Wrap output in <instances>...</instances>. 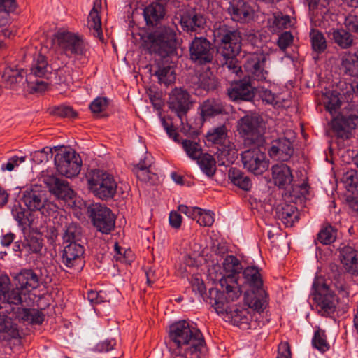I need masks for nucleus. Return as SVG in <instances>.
Listing matches in <instances>:
<instances>
[{
  "label": "nucleus",
  "instance_id": "obj_1",
  "mask_svg": "<svg viewBox=\"0 0 358 358\" xmlns=\"http://www.w3.org/2000/svg\"><path fill=\"white\" fill-rule=\"evenodd\" d=\"M167 347L172 358H204L203 336L196 325L181 320L170 326Z\"/></svg>",
  "mask_w": 358,
  "mask_h": 358
},
{
  "label": "nucleus",
  "instance_id": "obj_2",
  "mask_svg": "<svg viewBox=\"0 0 358 358\" xmlns=\"http://www.w3.org/2000/svg\"><path fill=\"white\" fill-rule=\"evenodd\" d=\"M222 266L225 275L219 280L220 289L210 290V303L218 312H223L226 301H235L242 294L238 282V276L243 269L241 262L234 255H227Z\"/></svg>",
  "mask_w": 358,
  "mask_h": 358
},
{
  "label": "nucleus",
  "instance_id": "obj_3",
  "mask_svg": "<svg viewBox=\"0 0 358 358\" xmlns=\"http://www.w3.org/2000/svg\"><path fill=\"white\" fill-rule=\"evenodd\" d=\"M214 36L219 43L217 55L221 65L230 73L238 76L241 73L236 57L241 50L240 32L226 24H220L214 31Z\"/></svg>",
  "mask_w": 358,
  "mask_h": 358
},
{
  "label": "nucleus",
  "instance_id": "obj_4",
  "mask_svg": "<svg viewBox=\"0 0 358 358\" xmlns=\"http://www.w3.org/2000/svg\"><path fill=\"white\" fill-rule=\"evenodd\" d=\"M90 191L101 200L113 199L117 193V182L114 176L106 171L94 169L86 175Z\"/></svg>",
  "mask_w": 358,
  "mask_h": 358
},
{
  "label": "nucleus",
  "instance_id": "obj_5",
  "mask_svg": "<svg viewBox=\"0 0 358 358\" xmlns=\"http://www.w3.org/2000/svg\"><path fill=\"white\" fill-rule=\"evenodd\" d=\"M176 45V34L173 28L162 27L145 37L143 46L150 53L165 57L171 54Z\"/></svg>",
  "mask_w": 358,
  "mask_h": 358
},
{
  "label": "nucleus",
  "instance_id": "obj_6",
  "mask_svg": "<svg viewBox=\"0 0 358 358\" xmlns=\"http://www.w3.org/2000/svg\"><path fill=\"white\" fill-rule=\"evenodd\" d=\"M22 201L30 211L38 210L45 216H54L57 207L46 199L45 192L41 186L33 185L22 192Z\"/></svg>",
  "mask_w": 358,
  "mask_h": 358
},
{
  "label": "nucleus",
  "instance_id": "obj_7",
  "mask_svg": "<svg viewBox=\"0 0 358 358\" xmlns=\"http://www.w3.org/2000/svg\"><path fill=\"white\" fill-rule=\"evenodd\" d=\"M52 68L48 64L45 56L38 55L33 60L30 72L26 76V81L31 90L42 92L47 88L48 83L41 79L49 78Z\"/></svg>",
  "mask_w": 358,
  "mask_h": 358
},
{
  "label": "nucleus",
  "instance_id": "obj_8",
  "mask_svg": "<svg viewBox=\"0 0 358 358\" xmlns=\"http://www.w3.org/2000/svg\"><path fill=\"white\" fill-rule=\"evenodd\" d=\"M358 126V105L348 103L342 115L331 121V128L338 137L348 138L352 129Z\"/></svg>",
  "mask_w": 358,
  "mask_h": 358
},
{
  "label": "nucleus",
  "instance_id": "obj_9",
  "mask_svg": "<svg viewBox=\"0 0 358 358\" xmlns=\"http://www.w3.org/2000/svg\"><path fill=\"white\" fill-rule=\"evenodd\" d=\"M56 40L59 49L66 57L86 56L87 45L78 35L69 31L58 32Z\"/></svg>",
  "mask_w": 358,
  "mask_h": 358
},
{
  "label": "nucleus",
  "instance_id": "obj_10",
  "mask_svg": "<svg viewBox=\"0 0 358 358\" xmlns=\"http://www.w3.org/2000/svg\"><path fill=\"white\" fill-rule=\"evenodd\" d=\"M313 289L315 291L314 299L316 308L322 316H329L336 310V297L326 283L320 280L314 281Z\"/></svg>",
  "mask_w": 358,
  "mask_h": 358
},
{
  "label": "nucleus",
  "instance_id": "obj_11",
  "mask_svg": "<svg viewBox=\"0 0 358 358\" xmlns=\"http://www.w3.org/2000/svg\"><path fill=\"white\" fill-rule=\"evenodd\" d=\"M88 211L94 226L99 231L108 234L113 230L115 217L109 208L96 203L90 206Z\"/></svg>",
  "mask_w": 358,
  "mask_h": 358
},
{
  "label": "nucleus",
  "instance_id": "obj_12",
  "mask_svg": "<svg viewBox=\"0 0 358 358\" xmlns=\"http://www.w3.org/2000/svg\"><path fill=\"white\" fill-rule=\"evenodd\" d=\"M55 164L59 174L73 178L80 173L82 161L75 151L61 150L55 156Z\"/></svg>",
  "mask_w": 358,
  "mask_h": 358
},
{
  "label": "nucleus",
  "instance_id": "obj_13",
  "mask_svg": "<svg viewBox=\"0 0 358 358\" xmlns=\"http://www.w3.org/2000/svg\"><path fill=\"white\" fill-rule=\"evenodd\" d=\"M243 167L254 175L263 174L269 166L266 154L259 147L254 146L241 154Z\"/></svg>",
  "mask_w": 358,
  "mask_h": 358
},
{
  "label": "nucleus",
  "instance_id": "obj_14",
  "mask_svg": "<svg viewBox=\"0 0 358 358\" xmlns=\"http://www.w3.org/2000/svg\"><path fill=\"white\" fill-rule=\"evenodd\" d=\"M189 59L194 64L205 65L212 62L214 49L210 42L204 37H194L189 44Z\"/></svg>",
  "mask_w": 358,
  "mask_h": 358
},
{
  "label": "nucleus",
  "instance_id": "obj_15",
  "mask_svg": "<svg viewBox=\"0 0 358 358\" xmlns=\"http://www.w3.org/2000/svg\"><path fill=\"white\" fill-rule=\"evenodd\" d=\"M10 280L8 275L0 274V308H5L7 314L10 308L22 305L23 299L18 289H10Z\"/></svg>",
  "mask_w": 358,
  "mask_h": 358
},
{
  "label": "nucleus",
  "instance_id": "obj_16",
  "mask_svg": "<svg viewBox=\"0 0 358 358\" xmlns=\"http://www.w3.org/2000/svg\"><path fill=\"white\" fill-rule=\"evenodd\" d=\"M206 139L208 142L220 145L217 152H220L218 155L222 159L235 154V146L228 141L227 129L224 125L209 130L206 134Z\"/></svg>",
  "mask_w": 358,
  "mask_h": 358
},
{
  "label": "nucleus",
  "instance_id": "obj_17",
  "mask_svg": "<svg viewBox=\"0 0 358 358\" xmlns=\"http://www.w3.org/2000/svg\"><path fill=\"white\" fill-rule=\"evenodd\" d=\"M189 93L182 88H175L171 93L169 99V107L174 111L180 118L181 124H184V119L190 108Z\"/></svg>",
  "mask_w": 358,
  "mask_h": 358
},
{
  "label": "nucleus",
  "instance_id": "obj_18",
  "mask_svg": "<svg viewBox=\"0 0 358 358\" xmlns=\"http://www.w3.org/2000/svg\"><path fill=\"white\" fill-rule=\"evenodd\" d=\"M84 248L80 243H69L63 249L62 263L69 268L82 269L84 266Z\"/></svg>",
  "mask_w": 358,
  "mask_h": 358
},
{
  "label": "nucleus",
  "instance_id": "obj_19",
  "mask_svg": "<svg viewBox=\"0 0 358 358\" xmlns=\"http://www.w3.org/2000/svg\"><path fill=\"white\" fill-rule=\"evenodd\" d=\"M238 131L252 143L259 141L262 136L259 117L252 115L244 116L238 122Z\"/></svg>",
  "mask_w": 358,
  "mask_h": 358
},
{
  "label": "nucleus",
  "instance_id": "obj_20",
  "mask_svg": "<svg viewBox=\"0 0 358 358\" xmlns=\"http://www.w3.org/2000/svg\"><path fill=\"white\" fill-rule=\"evenodd\" d=\"M266 57L262 54H252L248 56L244 67L253 80H265L268 71L265 69Z\"/></svg>",
  "mask_w": 358,
  "mask_h": 358
},
{
  "label": "nucleus",
  "instance_id": "obj_21",
  "mask_svg": "<svg viewBox=\"0 0 358 358\" xmlns=\"http://www.w3.org/2000/svg\"><path fill=\"white\" fill-rule=\"evenodd\" d=\"M14 281L15 289L20 291L22 299L26 296L27 292H29L39 286L38 275L31 269L22 270L15 276Z\"/></svg>",
  "mask_w": 358,
  "mask_h": 358
},
{
  "label": "nucleus",
  "instance_id": "obj_22",
  "mask_svg": "<svg viewBox=\"0 0 358 358\" xmlns=\"http://www.w3.org/2000/svg\"><path fill=\"white\" fill-rule=\"evenodd\" d=\"M43 182L49 188L50 192L59 199L66 200L73 196L74 192L65 180L59 179L52 175L45 176L43 177Z\"/></svg>",
  "mask_w": 358,
  "mask_h": 358
},
{
  "label": "nucleus",
  "instance_id": "obj_23",
  "mask_svg": "<svg viewBox=\"0 0 358 358\" xmlns=\"http://www.w3.org/2000/svg\"><path fill=\"white\" fill-rule=\"evenodd\" d=\"M180 24L187 32H197L206 24L203 15L192 8L186 9L180 14Z\"/></svg>",
  "mask_w": 358,
  "mask_h": 358
},
{
  "label": "nucleus",
  "instance_id": "obj_24",
  "mask_svg": "<svg viewBox=\"0 0 358 358\" xmlns=\"http://www.w3.org/2000/svg\"><path fill=\"white\" fill-rule=\"evenodd\" d=\"M10 312L8 313L12 315V317L18 319L24 322L30 324L40 325L44 321V314L35 308H26L19 306H15L13 308H10Z\"/></svg>",
  "mask_w": 358,
  "mask_h": 358
},
{
  "label": "nucleus",
  "instance_id": "obj_25",
  "mask_svg": "<svg viewBox=\"0 0 358 358\" xmlns=\"http://www.w3.org/2000/svg\"><path fill=\"white\" fill-rule=\"evenodd\" d=\"M294 148L292 142L286 138H280L273 142L268 150L270 157L275 160L287 161L293 155Z\"/></svg>",
  "mask_w": 358,
  "mask_h": 358
},
{
  "label": "nucleus",
  "instance_id": "obj_26",
  "mask_svg": "<svg viewBox=\"0 0 358 358\" xmlns=\"http://www.w3.org/2000/svg\"><path fill=\"white\" fill-rule=\"evenodd\" d=\"M227 94L234 101H250L255 96L254 87L250 82L241 80L231 84Z\"/></svg>",
  "mask_w": 358,
  "mask_h": 358
},
{
  "label": "nucleus",
  "instance_id": "obj_27",
  "mask_svg": "<svg viewBox=\"0 0 358 358\" xmlns=\"http://www.w3.org/2000/svg\"><path fill=\"white\" fill-rule=\"evenodd\" d=\"M272 179L275 185L281 189H287L293 180L290 167L285 164H278L271 168Z\"/></svg>",
  "mask_w": 358,
  "mask_h": 358
},
{
  "label": "nucleus",
  "instance_id": "obj_28",
  "mask_svg": "<svg viewBox=\"0 0 358 358\" xmlns=\"http://www.w3.org/2000/svg\"><path fill=\"white\" fill-rule=\"evenodd\" d=\"M230 301L225 302V308L223 312H216L218 314H223L226 312L228 315V318L231 319V322L236 326L239 327L241 329H250L252 327V315L247 309H239L235 308L228 312L227 303Z\"/></svg>",
  "mask_w": 358,
  "mask_h": 358
},
{
  "label": "nucleus",
  "instance_id": "obj_29",
  "mask_svg": "<svg viewBox=\"0 0 358 358\" xmlns=\"http://www.w3.org/2000/svg\"><path fill=\"white\" fill-rule=\"evenodd\" d=\"M340 259L345 270L352 275L358 274V252L350 246H345L340 251Z\"/></svg>",
  "mask_w": 358,
  "mask_h": 358
},
{
  "label": "nucleus",
  "instance_id": "obj_30",
  "mask_svg": "<svg viewBox=\"0 0 358 358\" xmlns=\"http://www.w3.org/2000/svg\"><path fill=\"white\" fill-rule=\"evenodd\" d=\"M201 115L203 120L225 113L224 103L219 99H208L200 106Z\"/></svg>",
  "mask_w": 358,
  "mask_h": 358
},
{
  "label": "nucleus",
  "instance_id": "obj_31",
  "mask_svg": "<svg viewBox=\"0 0 358 358\" xmlns=\"http://www.w3.org/2000/svg\"><path fill=\"white\" fill-rule=\"evenodd\" d=\"M245 301L250 308L262 311L267 305V294L263 288L250 290L245 294Z\"/></svg>",
  "mask_w": 358,
  "mask_h": 358
},
{
  "label": "nucleus",
  "instance_id": "obj_32",
  "mask_svg": "<svg viewBox=\"0 0 358 358\" xmlns=\"http://www.w3.org/2000/svg\"><path fill=\"white\" fill-rule=\"evenodd\" d=\"M22 69H14L10 67L6 68L0 76V92L3 87L15 88L17 85L22 82L24 78Z\"/></svg>",
  "mask_w": 358,
  "mask_h": 358
},
{
  "label": "nucleus",
  "instance_id": "obj_33",
  "mask_svg": "<svg viewBox=\"0 0 358 358\" xmlns=\"http://www.w3.org/2000/svg\"><path fill=\"white\" fill-rule=\"evenodd\" d=\"M228 12L234 21L245 22L250 18L251 8L248 3L238 0L230 3Z\"/></svg>",
  "mask_w": 358,
  "mask_h": 358
},
{
  "label": "nucleus",
  "instance_id": "obj_34",
  "mask_svg": "<svg viewBox=\"0 0 358 358\" xmlns=\"http://www.w3.org/2000/svg\"><path fill=\"white\" fill-rule=\"evenodd\" d=\"M101 8V0H94L93 8L91 10L87 18V24L89 28L94 30V36L102 40L103 35L99 11Z\"/></svg>",
  "mask_w": 358,
  "mask_h": 358
},
{
  "label": "nucleus",
  "instance_id": "obj_35",
  "mask_svg": "<svg viewBox=\"0 0 358 358\" xmlns=\"http://www.w3.org/2000/svg\"><path fill=\"white\" fill-rule=\"evenodd\" d=\"M165 9L159 3H152L146 6L143 10L144 19L148 25H157L164 17Z\"/></svg>",
  "mask_w": 358,
  "mask_h": 358
},
{
  "label": "nucleus",
  "instance_id": "obj_36",
  "mask_svg": "<svg viewBox=\"0 0 358 358\" xmlns=\"http://www.w3.org/2000/svg\"><path fill=\"white\" fill-rule=\"evenodd\" d=\"M276 216L287 227H292L298 220L299 213L294 205L285 203L277 208Z\"/></svg>",
  "mask_w": 358,
  "mask_h": 358
},
{
  "label": "nucleus",
  "instance_id": "obj_37",
  "mask_svg": "<svg viewBox=\"0 0 358 358\" xmlns=\"http://www.w3.org/2000/svg\"><path fill=\"white\" fill-rule=\"evenodd\" d=\"M245 282L250 290L263 288V281L259 271L256 266H248L243 271Z\"/></svg>",
  "mask_w": 358,
  "mask_h": 358
},
{
  "label": "nucleus",
  "instance_id": "obj_38",
  "mask_svg": "<svg viewBox=\"0 0 358 358\" xmlns=\"http://www.w3.org/2000/svg\"><path fill=\"white\" fill-rule=\"evenodd\" d=\"M22 250L27 254L38 253L43 248V239L41 236L35 233H29L24 235V239L22 242Z\"/></svg>",
  "mask_w": 358,
  "mask_h": 358
},
{
  "label": "nucleus",
  "instance_id": "obj_39",
  "mask_svg": "<svg viewBox=\"0 0 358 358\" xmlns=\"http://www.w3.org/2000/svg\"><path fill=\"white\" fill-rule=\"evenodd\" d=\"M12 215L24 232L27 227H31L33 219L31 213L22 208L20 204L13 206Z\"/></svg>",
  "mask_w": 358,
  "mask_h": 358
},
{
  "label": "nucleus",
  "instance_id": "obj_40",
  "mask_svg": "<svg viewBox=\"0 0 358 358\" xmlns=\"http://www.w3.org/2000/svg\"><path fill=\"white\" fill-rule=\"evenodd\" d=\"M192 80L198 88L203 89L206 91L213 90L217 85V80L215 76L209 71L200 73L192 78Z\"/></svg>",
  "mask_w": 358,
  "mask_h": 358
},
{
  "label": "nucleus",
  "instance_id": "obj_41",
  "mask_svg": "<svg viewBox=\"0 0 358 358\" xmlns=\"http://www.w3.org/2000/svg\"><path fill=\"white\" fill-rule=\"evenodd\" d=\"M229 178L234 185L245 191H248L252 187L250 178L236 168L229 169Z\"/></svg>",
  "mask_w": 358,
  "mask_h": 358
},
{
  "label": "nucleus",
  "instance_id": "obj_42",
  "mask_svg": "<svg viewBox=\"0 0 358 358\" xmlns=\"http://www.w3.org/2000/svg\"><path fill=\"white\" fill-rule=\"evenodd\" d=\"M154 75L157 77L160 84L166 86L171 85L176 80V73L171 66H159Z\"/></svg>",
  "mask_w": 358,
  "mask_h": 358
},
{
  "label": "nucleus",
  "instance_id": "obj_43",
  "mask_svg": "<svg viewBox=\"0 0 358 358\" xmlns=\"http://www.w3.org/2000/svg\"><path fill=\"white\" fill-rule=\"evenodd\" d=\"M202 171L208 177H212L216 171V162L213 155L208 153L202 154L199 159H196Z\"/></svg>",
  "mask_w": 358,
  "mask_h": 358
},
{
  "label": "nucleus",
  "instance_id": "obj_44",
  "mask_svg": "<svg viewBox=\"0 0 358 358\" xmlns=\"http://www.w3.org/2000/svg\"><path fill=\"white\" fill-rule=\"evenodd\" d=\"M312 345L321 353H324L329 350L330 345L327 341L324 330L318 327L314 332V335L312 338Z\"/></svg>",
  "mask_w": 358,
  "mask_h": 358
},
{
  "label": "nucleus",
  "instance_id": "obj_45",
  "mask_svg": "<svg viewBox=\"0 0 358 358\" xmlns=\"http://www.w3.org/2000/svg\"><path fill=\"white\" fill-rule=\"evenodd\" d=\"M332 36L334 43L343 49L348 48L352 45V36L343 29L334 30Z\"/></svg>",
  "mask_w": 358,
  "mask_h": 358
},
{
  "label": "nucleus",
  "instance_id": "obj_46",
  "mask_svg": "<svg viewBox=\"0 0 358 358\" xmlns=\"http://www.w3.org/2000/svg\"><path fill=\"white\" fill-rule=\"evenodd\" d=\"M337 230L331 225L324 226L317 236V241L323 245H330L336 239Z\"/></svg>",
  "mask_w": 358,
  "mask_h": 358
},
{
  "label": "nucleus",
  "instance_id": "obj_47",
  "mask_svg": "<svg viewBox=\"0 0 358 358\" xmlns=\"http://www.w3.org/2000/svg\"><path fill=\"white\" fill-rule=\"evenodd\" d=\"M62 239L64 243L67 244L71 243H77L80 241L81 236L80 228L74 223L66 224L64 229Z\"/></svg>",
  "mask_w": 358,
  "mask_h": 358
},
{
  "label": "nucleus",
  "instance_id": "obj_48",
  "mask_svg": "<svg viewBox=\"0 0 358 358\" xmlns=\"http://www.w3.org/2000/svg\"><path fill=\"white\" fill-rule=\"evenodd\" d=\"M182 145L187 155L193 160L199 159L203 154L201 145L197 142L185 139Z\"/></svg>",
  "mask_w": 358,
  "mask_h": 358
},
{
  "label": "nucleus",
  "instance_id": "obj_49",
  "mask_svg": "<svg viewBox=\"0 0 358 358\" xmlns=\"http://www.w3.org/2000/svg\"><path fill=\"white\" fill-rule=\"evenodd\" d=\"M312 48L314 51L321 53L327 48L326 39L322 32L313 29L310 33Z\"/></svg>",
  "mask_w": 358,
  "mask_h": 358
},
{
  "label": "nucleus",
  "instance_id": "obj_50",
  "mask_svg": "<svg viewBox=\"0 0 358 358\" xmlns=\"http://www.w3.org/2000/svg\"><path fill=\"white\" fill-rule=\"evenodd\" d=\"M342 66L346 74L358 78V52L343 59Z\"/></svg>",
  "mask_w": 358,
  "mask_h": 358
},
{
  "label": "nucleus",
  "instance_id": "obj_51",
  "mask_svg": "<svg viewBox=\"0 0 358 358\" xmlns=\"http://www.w3.org/2000/svg\"><path fill=\"white\" fill-rule=\"evenodd\" d=\"M343 180L348 191L358 194V172L356 170L350 169L346 171Z\"/></svg>",
  "mask_w": 358,
  "mask_h": 358
},
{
  "label": "nucleus",
  "instance_id": "obj_52",
  "mask_svg": "<svg viewBox=\"0 0 358 358\" xmlns=\"http://www.w3.org/2000/svg\"><path fill=\"white\" fill-rule=\"evenodd\" d=\"M108 106V100L106 97H97L90 105L92 113L99 114L106 110Z\"/></svg>",
  "mask_w": 358,
  "mask_h": 358
},
{
  "label": "nucleus",
  "instance_id": "obj_53",
  "mask_svg": "<svg viewBox=\"0 0 358 358\" xmlns=\"http://www.w3.org/2000/svg\"><path fill=\"white\" fill-rule=\"evenodd\" d=\"M196 222L204 227H210L214 222V214L210 210H204L201 209L196 218Z\"/></svg>",
  "mask_w": 358,
  "mask_h": 358
},
{
  "label": "nucleus",
  "instance_id": "obj_54",
  "mask_svg": "<svg viewBox=\"0 0 358 358\" xmlns=\"http://www.w3.org/2000/svg\"><path fill=\"white\" fill-rule=\"evenodd\" d=\"M26 157H18V156H13L8 159L6 163H3L1 164V170L3 171H12L14 170L15 167L19 166V165L23 163L25 161Z\"/></svg>",
  "mask_w": 358,
  "mask_h": 358
},
{
  "label": "nucleus",
  "instance_id": "obj_55",
  "mask_svg": "<svg viewBox=\"0 0 358 358\" xmlns=\"http://www.w3.org/2000/svg\"><path fill=\"white\" fill-rule=\"evenodd\" d=\"M341 106V101L338 96L335 94H331L327 102H325L326 110L331 115H334L337 113V110Z\"/></svg>",
  "mask_w": 358,
  "mask_h": 358
},
{
  "label": "nucleus",
  "instance_id": "obj_56",
  "mask_svg": "<svg viewBox=\"0 0 358 358\" xmlns=\"http://www.w3.org/2000/svg\"><path fill=\"white\" fill-rule=\"evenodd\" d=\"M134 172L137 178L145 182H152L155 175L152 172L150 169H135Z\"/></svg>",
  "mask_w": 358,
  "mask_h": 358
},
{
  "label": "nucleus",
  "instance_id": "obj_57",
  "mask_svg": "<svg viewBox=\"0 0 358 358\" xmlns=\"http://www.w3.org/2000/svg\"><path fill=\"white\" fill-rule=\"evenodd\" d=\"M87 299L91 304H99L106 301V294L103 291L90 290L87 292Z\"/></svg>",
  "mask_w": 358,
  "mask_h": 358
},
{
  "label": "nucleus",
  "instance_id": "obj_58",
  "mask_svg": "<svg viewBox=\"0 0 358 358\" xmlns=\"http://www.w3.org/2000/svg\"><path fill=\"white\" fill-rule=\"evenodd\" d=\"M178 210L187 215L188 217L196 220L198 215L201 212V208L198 207L187 206L185 205H180L178 206Z\"/></svg>",
  "mask_w": 358,
  "mask_h": 358
},
{
  "label": "nucleus",
  "instance_id": "obj_59",
  "mask_svg": "<svg viewBox=\"0 0 358 358\" xmlns=\"http://www.w3.org/2000/svg\"><path fill=\"white\" fill-rule=\"evenodd\" d=\"M292 41L293 36L292 34L289 31H285L280 36L278 40V45L281 50H285L291 45Z\"/></svg>",
  "mask_w": 358,
  "mask_h": 358
},
{
  "label": "nucleus",
  "instance_id": "obj_60",
  "mask_svg": "<svg viewBox=\"0 0 358 358\" xmlns=\"http://www.w3.org/2000/svg\"><path fill=\"white\" fill-rule=\"evenodd\" d=\"M115 345V339H106L98 343L96 345V349L100 352H107L113 350Z\"/></svg>",
  "mask_w": 358,
  "mask_h": 358
},
{
  "label": "nucleus",
  "instance_id": "obj_61",
  "mask_svg": "<svg viewBox=\"0 0 358 358\" xmlns=\"http://www.w3.org/2000/svg\"><path fill=\"white\" fill-rule=\"evenodd\" d=\"M5 313H7L5 308H0V333L7 332L11 326V317L6 315Z\"/></svg>",
  "mask_w": 358,
  "mask_h": 358
},
{
  "label": "nucleus",
  "instance_id": "obj_62",
  "mask_svg": "<svg viewBox=\"0 0 358 358\" xmlns=\"http://www.w3.org/2000/svg\"><path fill=\"white\" fill-rule=\"evenodd\" d=\"M290 22V17L288 15L274 16L273 24L278 29H283L287 28V26Z\"/></svg>",
  "mask_w": 358,
  "mask_h": 358
},
{
  "label": "nucleus",
  "instance_id": "obj_63",
  "mask_svg": "<svg viewBox=\"0 0 358 358\" xmlns=\"http://www.w3.org/2000/svg\"><path fill=\"white\" fill-rule=\"evenodd\" d=\"M345 25L349 31L358 32V16H348L345 20Z\"/></svg>",
  "mask_w": 358,
  "mask_h": 358
},
{
  "label": "nucleus",
  "instance_id": "obj_64",
  "mask_svg": "<svg viewBox=\"0 0 358 358\" xmlns=\"http://www.w3.org/2000/svg\"><path fill=\"white\" fill-rule=\"evenodd\" d=\"M56 113L64 117L73 118L77 115L76 112L71 107L65 106L58 107L56 110Z\"/></svg>",
  "mask_w": 358,
  "mask_h": 358
}]
</instances>
